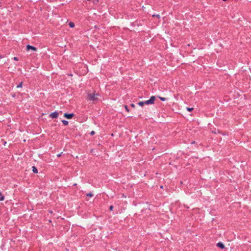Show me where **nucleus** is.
I'll use <instances>...</instances> for the list:
<instances>
[{
	"label": "nucleus",
	"instance_id": "1",
	"mask_svg": "<svg viewBox=\"0 0 251 251\" xmlns=\"http://www.w3.org/2000/svg\"><path fill=\"white\" fill-rule=\"evenodd\" d=\"M98 94L94 93L88 94V100L90 101H95L98 99Z\"/></svg>",
	"mask_w": 251,
	"mask_h": 251
},
{
	"label": "nucleus",
	"instance_id": "2",
	"mask_svg": "<svg viewBox=\"0 0 251 251\" xmlns=\"http://www.w3.org/2000/svg\"><path fill=\"white\" fill-rule=\"evenodd\" d=\"M155 100V97L151 96L149 100L145 101L144 103H146V104H153Z\"/></svg>",
	"mask_w": 251,
	"mask_h": 251
},
{
	"label": "nucleus",
	"instance_id": "3",
	"mask_svg": "<svg viewBox=\"0 0 251 251\" xmlns=\"http://www.w3.org/2000/svg\"><path fill=\"white\" fill-rule=\"evenodd\" d=\"M212 133L214 134H216L217 133H220L222 134L223 135H227L226 132H223L221 130H220L219 129H215L214 130H212Z\"/></svg>",
	"mask_w": 251,
	"mask_h": 251
},
{
	"label": "nucleus",
	"instance_id": "4",
	"mask_svg": "<svg viewBox=\"0 0 251 251\" xmlns=\"http://www.w3.org/2000/svg\"><path fill=\"white\" fill-rule=\"evenodd\" d=\"M74 116V113H69V114H68L67 113H65L64 114V117H65L66 118L68 119H72L73 117Z\"/></svg>",
	"mask_w": 251,
	"mask_h": 251
},
{
	"label": "nucleus",
	"instance_id": "5",
	"mask_svg": "<svg viewBox=\"0 0 251 251\" xmlns=\"http://www.w3.org/2000/svg\"><path fill=\"white\" fill-rule=\"evenodd\" d=\"M49 116L52 119L57 118L58 116V112L55 111L53 113H50Z\"/></svg>",
	"mask_w": 251,
	"mask_h": 251
},
{
	"label": "nucleus",
	"instance_id": "6",
	"mask_svg": "<svg viewBox=\"0 0 251 251\" xmlns=\"http://www.w3.org/2000/svg\"><path fill=\"white\" fill-rule=\"evenodd\" d=\"M26 50H32L33 51H36L37 50V49L33 46H30V45H27L26 46Z\"/></svg>",
	"mask_w": 251,
	"mask_h": 251
},
{
	"label": "nucleus",
	"instance_id": "7",
	"mask_svg": "<svg viewBox=\"0 0 251 251\" xmlns=\"http://www.w3.org/2000/svg\"><path fill=\"white\" fill-rule=\"evenodd\" d=\"M216 246L221 249H224L225 248V245L222 242H218Z\"/></svg>",
	"mask_w": 251,
	"mask_h": 251
},
{
	"label": "nucleus",
	"instance_id": "8",
	"mask_svg": "<svg viewBox=\"0 0 251 251\" xmlns=\"http://www.w3.org/2000/svg\"><path fill=\"white\" fill-rule=\"evenodd\" d=\"M180 131H181V129H179V128L178 127L177 128H176V131H174V134L175 133H176L175 135H176L177 134H180L182 133H180ZM179 136H180V135H179Z\"/></svg>",
	"mask_w": 251,
	"mask_h": 251
},
{
	"label": "nucleus",
	"instance_id": "9",
	"mask_svg": "<svg viewBox=\"0 0 251 251\" xmlns=\"http://www.w3.org/2000/svg\"><path fill=\"white\" fill-rule=\"evenodd\" d=\"M32 171L34 173L37 174L38 173V170L35 166H32Z\"/></svg>",
	"mask_w": 251,
	"mask_h": 251
},
{
	"label": "nucleus",
	"instance_id": "10",
	"mask_svg": "<svg viewBox=\"0 0 251 251\" xmlns=\"http://www.w3.org/2000/svg\"><path fill=\"white\" fill-rule=\"evenodd\" d=\"M4 200V197L2 196V193L0 192V201H2Z\"/></svg>",
	"mask_w": 251,
	"mask_h": 251
},
{
	"label": "nucleus",
	"instance_id": "11",
	"mask_svg": "<svg viewBox=\"0 0 251 251\" xmlns=\"http://www.w3.org/2000/svg\"><path fill=\"white\" fill-rule=\"evenodd\" d=\"M62 122L63 124V125H65V126H67V125H68V122L67 121H66V120H63L62 121Z\"/></svg>",
	"mask_w": 251,
	"mask_h": 251
},
{
	"label": "nucleus",
	"instance_id": "12",
	"mask_svg": "<svg viewBox=\"0 0 251 251\" xmlns=\"http://www.w3.org/2000/svg\"><path fill=\"white\" fill-rule=\"evenodd\" d=\"M186 109L189 112H192L194 110V108L187 107Z\"/></svg>",
	"mask_w": 251,
	"mask_h": 251
},
{
	"label": "nucleus",
	"instance_id": "13",
	"mask_svg": "<svg viewBox=\"0 0 251 251\" xmlns=\"http://www.w3.org/2000/svg\"><path fill=\"white\" fill-rule=\"evenodd\" d=\"M69 25L70 27H74L75 26V24L73 22H70Z\"/></svg>",
	"mask_w": 251,
	"mask_h": 251
},
{
	"label": "nucleus",
	"instance_id": "14",
	"mask_svg": "<svg viewBox=\"0 0 251 251\" xmlns=\"http://www.w3.org/2000/svg\"><path fill=\"white\" fill-rule=\"evenodd\" d=\"M145 104H146V103H144V101H140L138 103V104L141 106H143Z\"/></svg>",
	"mask_w": 251,
	"mask_h": 251
},
{
	"label": "nucleus",
	"instance_id": "15",
	"mask_svg": "<svg viewBox=\"0 0 251 251\" xmlns=\"http://www.w3.org/2000/svg\"><path fill=\"white\" fill-rule=\"evenodd\" d=\"M87 197H92L93 196V194L92 193H89L86 194Z\"/></svg>",
	"mask_w": 251,
	"mask_h": 251
},
{
	"label": "nucleus",
	"instance_id": "16",
	"mask_svg": "<svg viewBox=\"0 0 251 251\" xmlns=\"http://www.w3.org/2000/svg\"><path fill=\"white\" fill-rule=\"evenodd\" d=\"M159 98L162 101H165L167 100L166 98H163V97H159Z\"/></svg>",
	"mask_w": 251,
	"mask_h": 251
},
{
	"label": "nucleus",
	"instance_id": "17",
	"mask_svg": "<svg viewBox=\"0 0 251 251\" xmlns=\"http://www.w3.org/2000/svg\"><path fill=\"white\" fill-rule=\"evenodd\" d=\"M124 106H125V109L126 110V111L128 112H129V109L128 106L126 105H125Z\"/></svg>",
	"mask_w": 251,
	"mask_h": 251
},
{
	"label": "nucleus",
	"instance_id": "18",
	"mask_svg": "<svg viewBox=\"0 0 251 251\" xmlns=\"http://www.w3.org/2000/svg\"><path fill=\"white\" fill-rule=\"evenodd\" d=\"M22 84H23V82H21L20 84H19L17 86V88H21L22 87Z\"/></svg>",
	"mask_w": 251,
	"mask_h": 251
},
{
	"label": "nucleus",
	"instance_id": "19",
	"mask_svg": "<svg viewBox=\"0 0 251 251\" xmlns=\"http://www.w3.org/2000/svg\"><path fill=\"white\" fill-rule=\"evenodd\" d=\"M99 2V0H93V2L94 3V4H97Z\"/></svg>",
	"mask_w": 251,
	"mask_h": 251
},
{
	"label": "nucleus",
	"instance_id": "20",
	"mask_svg": "<svg viewBox=\"0 0 251 251\" xmlns=\"http://www.w3.org/2000/svg\"><path fill=\"white\" fill-rule=\"evenodd\" d=\"M153 17H156L158 18H160V15L159 14H157V15H152Z\"/></svg>",
	"mask_w": 251,
	"mask_h": 251
},
{
	"label": "nucleus",
	"instance_id": "21",
	"mask_svg": "<svg viewBox=\"0 0 251 251\" xmlns=\"http://www.w3.org/2000/svg\"><path fill=\"white\" fill-rule=\"evenodd\" d=\"M113 205H111V206H110V207H109V210H110V211H112V210H113Z\"/></svg>",
	"mask_w": 251,
	"mask_h": 251
},
{
	"label": "nucleus",
	"instance_id": "22",
	"mask_svg": "<svg viewBox=\"0 0 251 251\" xmlns=\"http://www.w3.org/2000/svg\"><path fill=\"white\" fill-rule=\"evenodd\" d=\"M130 106H131L132 108H135V104H133V103H131V104H130Z\"/></svg>",
	"mask_w": 251,
	"mask_h": 251
},
{
	"label": "nucleus",
	"instance_id": "23",
	"mask_svg": "<svg viewBox=\"0 0 251 251\" xmlns=\"http://www.w3.org/2000/svg\"><path fill=\"white\" fill-rule=\"evenodd\" d=\"M13 59H14V60H15V61H18V60H19V59H18V58H17V57H14L13 58Z\"/></svg>",
	"mask_w": 251,
	"mask_h": 251
},
{
	"label": "nucleus",
	"instance_id": "24",
	"mask_svg": "<svg viewBox=\"0 0 251 251\" xmlns=\"http://www.w3.org/2000/svg\"><path fill=\"white\" fill-rule=\"evenodd\" d=\"M95 134V131H92L90 133V134L92 135H94Z\"/></svg>",
	"mask_w": 251,
	"mask_h": 251
},
{
	"label": "nucleus",
	"instance_id": "25",
	"mask_svg": "<svg viewBox=\"0 0 251 251\" xmlns=\"http://www.w3.org/2000/svg\"><path fill=\"white\" fill-rule=\"evenodd\" d=\"M175 98H176L177 100H178V98H179V96H178V95H177V96H175Z\"/></svg>",
	"mask_w": 251,
	"mask_h": 251
},
{
	"label": "nucleus",
	"instance_id": "26",
	"mask_svg": "<svg viewBox=\"0 0 251 251\" xmlns=\"http://www.w3.org/2000/svg\"><path fill=\"white\" fill-rule=\"evenodd\" d=\"M195 144H196V142H195V141H192V142L191 143V145Z\"/></svg>",
	"mask_w": 251,
	"mask_h": 251
},
{
	"label": "nucleus",
	"instance_id": "27",
	"mask_svg": "<svg viewBox=\"0 0 251 251\" xmlns=\"http://www.w3.org/2000/svg\"><path fill=\"white\" fill-rule=\"evenodd\" d=\"M61 154H62V153H60V154H57V157H59L61 156Z\"/></svg>",
	"mask_w": 251,
	"mask_h": 251
},
{
	"label": "nucleus",
	"instance_id": "28",
	"mask_svg": "<svg viewBox=\"0 0 251 251\" xmlns=\"http://www.w3.org/2000/svg\"><path fill=\"white\" fill-rule=\"evenodd\" d=\"M160 188H163V186H160Z\"/></svg>",
	"mask_w": 251,
	"mask_h": 251
},
{
	"label": "nucleus",
	"instance_id": "29",
	"mask_svg": "<svg viewBox=\"0 0 251 251\" xmlns=\"http://www.w3.org/2000/svg\"><path fill=\"white\" fill-rule=\"evenodd\" d=\"M223 1H226V0H223Z\"/></svg>",
	"mask_w": 251,
	"mask_h": 251
}]
</instances>
